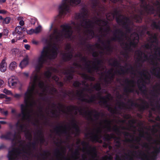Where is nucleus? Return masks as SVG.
Segmentation results:
<instances>
[{"mask_svg": "<svg viewBox=\"0 0 160 160\" xmlns=\"http://www.w3.org/2000/svg\"><path fill=\"white\" fill-rule=\"evenodd\" d=\"M88 16V11L85 7H83L81 10L80 13H76L75 15L76 20H79V23H75L72 21L71 24L74 27V30L79 34H80L81 31V27L86 29L84 31L85 36L89 38H92L94 37H98L99 38L98 40H102L100 38L106 36L111 31L110 26L108 24V22L105 19L98 18L95 22V23L100 27L98 28V33H96L94 30V22L90 19L87 18ZM127 34L121 29H116L112 32L113 37V39L111 40H124L123 38H125ZM132 40L130 38L125 40ZM107 40H110L107 39Z\"/></svg>", "mask_w": 160, "mask_h": 160, "instance_id": "nucleus-1", "label": "nucleus"}, {"mask_svg": "<svg viewBox=\"0 0 160 160\" xmlns=\"http://www.w3.org/2000/svg\"><path fill=\"white\" fill-rule=\"evenodd\" d=\"M58 48L55 45H53L52 49L50 50L48 46H45L41 52L40 56L38 58L37 63L35 66V70L34 71L31 76L30 77V83L31 86L29 87L27 90L30 88L34 83L33 81L35 79V83L34 85L35 88L32 93V95L35 90L36 85L37 83L39 82L38 85L39 87L41 89H43L44 91L47 90L48 87L45 83L43 81H40V77H39V74L40 72L41 69L43 67V65L48 59H54L56 58L58 55Z\"/></svg>", "mask_w": 160, "mask_h": 160, "instance_id": "nucleus-2", "label": "nucleus"}, {"mask_svg": "<svg viewBox=\"0 0 160 160\" xmlns=\"http://www.w3.org/2000/svg\"><path fill=\"white\" fill-rule=\"evenodd\" d=\"M112 16H113V18L115 16H117L116 18V22L125 29L126 33L130 34V37L132 38V40H139V35L137 32L142 33L147 29L146 27L136 26L133 23L130 26L131 21L129 18L119 14V12L116 9L112 13Z\"/></svg>", "mask_w": 160, "mask_h": 160, "instance_id": "nucleus-3", "label": "nucleus"}, {"mask_svg": "<svg viewBox=\"0 0 160 160\" xmlns=\"http://www.w3.org/2000/svg\"><path fill=\"white\" fill-rule=\"evenodd\" d=\"M60 30L57 28H53L49 36V40H62L63 38H70L73 33L72 27L69 24L65 23L60 26ZM45 40H48L46 39Z\"/></svg>", "mask_w": 160, "mask_h": 160, "instance_id": "nucleus-4", "label": "nucleus"}, {"mask_svg": "<svg viewBox=\"0 0 160 160\" xmlns=\"http://www.w3.org/2000/svg\"><path fill=\"white\" fill-rule=\"evenodd\" d=\"M34 78L33 80L34 83L30 88L27 90V91L24 94V102L25 105L21 104V113L18 114V117H22L21 120L22 121L29 120L30 116L28 112V103L32 98V93L35 88L34 85L35 83L36 78Z\"/></svg>", "mask_w": 160, "mask_h": 160, "instance_id": "nucleus-5", "label": "nucleus"}, {"mask_svg": "<svg viewBox=\"0 0 160 160\" xmlns=\"http://www.w3.org/2000/svg\"><path fill=\"white\" fill-rule=\"evenodd\" d=\"M80 2L81 0H62L58 8L59 18H61L63 15L70 13L71 11L70 6L78 5Z\"/></svg>", "mask_w": 160, "mask_h": 160, "instance_id": "nucleus-6", "label": "nucleus"}, {"mask_svg": "<svg viewBox=\"0 0 160 160\" xmlns=\"http://www.w3.org/2000/svg\"><path fill=\"white\" fill-rule=\"evenodd\" d=\"M67 108L68 111L72 110H78L80 114L84 116L87 120L93 122L94 121V119L91 117L92 111L90 110L85 111V108H79L77 106L73 105H71L67 107Z\"/></svg>", "mask_w": 160, "mask_h": 160, "instance_id": "nucleus-7", "label": "nucleus"}, {"mask_svg": "<svg viewBox=\"0 0 160 160\" xmlns=\"http://www.w3.org/2000/svg\"><path fill=\"white\" fill-rule=\"evenodd\" d=\"M21 151L27 154L31 153V151H28L24 147L22 148V149H20L18 148H14L12 150L8 152V160H17L18 156L21 153Z\"/></svg>", "mask_w": 160, "mask_h": 160, "instance_id": "nucleus-8", "label": "nucleus"}, {"mask_svg": "<svg viewBox=\"0 0 160 160\" xmlns=\"http://www.w3.org/2000/svg\"><path fill=\"white\" fill-rule=\"evenodd\" d=\"M109 65L113 67H120V71L118 70L117 71V72L120 75L122 74H124L128 72L129 71H131V73L132 74L133 73L132 72H134L133 67L131 65H129L130 66V68H127L125 70L123 69L122 68H124V67L121 66L120 63L116 59L114 60L112 63H109Z\"/></svg>", "mask_w": 160, "mask_h": 160, "instance_id": "nucleus-9", "label": "nucleus"}, {"mask_svg": "<svg viewBox=\"0 0 160 160\" xmlns=\"http://www.w3.org/2000/svg\"><path fill=\"white\" fill-rule=\"evenodd\" d=\"M94 60L95 61L93 62L92 66H91L90 67H88L87 68V72L91 74H93L94 72H97L101 71L100 66L103 63L101 59L96 58Z\"/></svg>", "mask_w": 160, "mask_h": 160, "instance_id": "nucleus-10", "label": "nucleus"}, {"mask_svg": "<svg viewBox=\"0 0 160 160\" xmlns=\"http://www.w3.org/2000/svg\"><path fill=\"white\" fill-rule=\"evenodd\" d=\"M142 104L141 105L138 104L137 102H135L133 100L131 99H128V102L131 103L130 106H129L127 108L130 109L131 107L135 106L138 108L139 111L143 112L145 109L148 108L149 106L147 102L145 100L141 99Z\"/></svg>", "mask_w": 160, "mask_h": 160, "instance_id": "nucleus-11", "label": "nucleus"}, {"mask_svg": "<svg viewBox=\"0 0 160 160\" xmlns=\"http://www.w3.org/2000/svg\"><path fill=\"white\" fill-rule=\"evenodd\" d=\"M17 136L18 135L16 132L13 134L11 131H8L5 134L1 135L0 138L1 139L10 140L12 142H13L16 140Z\"/></svg>", "mask_w": 160, "mask_h": 160, "instance_id": "nucleus-12", "label": "nucleus"}, {"mask_svg": "<svg viewBox=\"0 0 160 160\" xmlns=\"http://www.w3.org/2000/svg\"><path fill=\"white\" fill-rule=\"evenodd\" d=\"M97 94L98 98L100 100L99 102L100 105H102L105 107L109 104L107 99H109V96L110 95V94H108L105 96H102L101 95L102 93L100 92H98Z\"/></svg>", "mask_w": 160, "mask_h": 160, "instance_id": "nucleus-13", "label": "nucleus"}, {"mask_svg": "<svg viewBox=\"0 0 160 160\" xmlns=\"http://www.w3.org/2000/svg\"><path fill=\"white\" fill-rule=\"evenodd\" d=\"M138 152L139 153L137 156V158L141 160H148V156L144 152L141 150H139ZM156 156H154L151 157L150 160H156Z\"/></svg>", "mask_w": 160, "mask_h": 160, "instance_id": "nucleus-14", "label": "nucleus"}, {"mask_svg": "<svg viewBox=\"0 0 160 160\" xmlns=\"http://www.w3.org/2000/svg\"><path fill=\"white\" fill-rule=\"evenodd\" d=\"M146 83V82L144 80L142 81V82L141 84L138 82V87L139 90L144 95L146 94L147 92L145 84Z\"/></svg>", "mask_w": 160, "mask_h": 160, "instance_id": "nucleus-15", "label": "nucleus"}, {"mask_svg": "<svg viewBox=\"0 0 160 160\" xmlns=\"http://www.w3.org/2000/svg\"><path fill=\"white\" fill-rule=\"evenodd\" d=\"M63 128V126L62 125H59L58 126H57L54 128V131L58 135H59L60 133L67 134L68 133V131L66 130V126L65 125L64 126L65 129L62 130H61V128Z\"/></svg>", "mask_w": 160, "mask_h": 160, "instance_id": "nucleus-16", "label": "nucleus"}, {"mask_svg": "<svg viewBox=\"0 0 160 160\" xmlns=\"http://www.w3.org/2000/svg\"><path fill=\"white\" fill-rule=\"evenodd\" d=\"M18 131V133L23 132L24 130L25 127V125L20 122L19 120H18L15 125Z\"/></svg>", "mask_w": 160, "mask_h": 160, "instance_id": "nucleus-17", "label": "nucleus"}, {"mask_svg": "<svg viewBox=\"0 0 160 160\" xmlns=\"http://www.w3.org/2000/svg\"><path fill=\"white\" fill-rule=\"evenodd\" d=\"M91 6L92 8L96 12L97 9V7L101 8L102 6L101 5L99 0H91Z\"/></svg>", "mask_w": 160, "mask_h": 160, "instance_id": "nucleus-18", "label": "nucleus"}, {"mask_svg": "<svg viewBox=\"0 0 160 160\" xmlns=\"http://www.w3.org/2000/svg\"><path fill=\"white\" fill-rule=\"evenodd\" d=\"M151 72L158 78L160 79V67H153L151 71Z\"/></svg>", "mask_w": 160, "mask_h": 160, "instance_id": "nucleus-19", "label": "nucleus"}, {"mask_svg": "<svg viewBox=\"0 0 160 160\" xmlns=\"http://www.w3.org/2000/svg\"><path fill=\"white\" fill-rule=\"evenodd\" d=\"M82 102H86L88 103H95L96 101V97L95 95H92L89 99H87L85 98H83L80 99Z\"/></svg>", "mask_w": 160, "mask_h": 160, "instance_id": "nucleus-20", "label": "nucleus"}, {"mask_svg": "<svg viewBox=\"0 0 160 160\" xmlns=\"http://www.w3.org/2000/svg\"><path fill=\"white\" fill-rule=\"evenodd\" d=\"M90 134L93 135V136H91L90 137V139L91 141L92 142H96L97 141L98 139H99L102 138L100 137L99 135L97 134H94V133L93 132L86 134H85V137H87L88 135Z\"/></svg>", "mask_w": 160, "mask_h": 160, "instance_id": "nucleus-21", "label": "nucleus"}, {"mask_svg": "<svg viewBox=\"0 0 160 160\" xmlns=\"http://www.w3.org/2000/svg\"><path fill=\"white\" fill-rule=\"evenodd\" d=\"M144 0V1L143 2H142L141 1H140L142 2V3H144L145 4L144 5V8L146 10V11L147 12L148 14H154L155 12V9L153 7H151L148 8V5L147 4V3L145 1V0Z\"/></svg>", "mask_w": 160, "mask_h": 160, "instance_id": "nucleus-22", "label": "nucleus"}, {"mask_svg": "<svg viewBox=\"0 0 160 160\" xmlns=\"http://www.w3.org/2000/svg\"><path fill=\"white\" fill-rule=\"evenodd\" d=\"M72 57V54L70 52L62 54V59L65 62L70 61Z\"/></svg>", "mask_w": 160, "mask_h": 160, "instance_id": "nucleus-23", "label": "nucleus"}, {"mask_svg": "<svg viewBox=\"0 0 160 160\" xmlns=\"http://www.w3.org/2000/svg\"><path fill=\"white\" fill-rule=\"evenodd\" d=\"M78 57H79L81 58V61L85 63V65L87 66L86 67V70L87 71V68L88 67H90L91 65L88 63H90L91 61L89 60H88L87 58L85 56H82L81 54H78Z\"/></svg>", "mask_w": 160, "mask_h": 160, "instance_id": "nucleus-24", "label": "nucleus"}, {"mask_svg": "<svg viewBox=\"0 0 160 160\" xmlns=\"http://www.w3.org/2000/svg\"><path fill=\"white\" fill-rule=\"evenodd\" d=\"M145 15V12L142 10L140 12L139 14H135L134 17L137 22H140L142 20L143 17Z\"/></svg>", "mask_w": 160, "mask_h": 160, "instance_id": "nucleus-25", "label": "nucleus"}, {"mask_svg": "<svg viewBox=\"0 0 160 160\" xmlns=\"http://www.w3.org/2000/svg\"><path fill=\"white\" fill-rule=\"evenodd\" d=\"M81 144L83 146H85L86 147V149H87L89 147V148L91 150H88V153L91 152V151H94L96 150V148L95 147H92L89 144L88 142H86L84 141H82L81 142Z\"/></svg>", "mask_w": 160, "mask_h": 160, "instance_id": "nucleus-26", "label": "nucleus"}, {"mask_svg": "<svg viewBox=\"0 0 160 160\" xmlns=\"http://www.w3.org/2000/svg\"><path fill=\"white\" fill-rule=\"evenodd\" d=\"M145 72H146V73H148V71H147L146 70H143L142 71H139L138 72V73L141 76H143L145 78V80L150 81L151 79V76L149 74L148 75H147V74H146L145 73Z\"/></svg>", "mask_w": 160, "mask_h": 160, "instance_id": "nucleus-27", "label": "nucleus"}, {"mask_svg": "<svg viewBox=\"0 0 160 160\" xmlns=\"http://www.w3.org/2000/svg\"><path fill=\"white\" fill-rule=\"evenodd\" d=\"M29 62V60L28 56H27L21 62L19 66L21 68H22L28 65Z\"/></svg>", "mask_w": 160, "mask_h": 160, "instance_id": "nucleus-28", "label": "nucleus"}, {"mask_svg": "<svg viewBox=\"0 0 160 160\" xmlns=\"http://www.w3.org/2000/svg\"><path fill=\"white\" fill-rule=\"evenodd\" d=\"M124 48L125 51L122 52V55H123L125 57H127L128 56V53L127 51H130L132 50L131 46L130 45L126 44Z\"/></svg>", "mask_w": 160, "mask_h": 160, "instance_id": "nucleus-29", "label": "nucleus"}, {"mask_svg": "<svg viewBox=\"0 0 160 160\" xmlns=\"http://www.w3.org/2000/svg\"><path fill=\"white\" fill-rule=\"evenodd\" d=\"M7 64L5 59H3L0 64V70L1 72H4L6 70Z\"/></svg>", "mask_w": 160, "mask_h": 160, "instance_id": "nucleus-30", "label": "nucleus"}, {"mask_svg": "<svg viewBox=\"0 0 160 160\" xmlns=\"http://www.w3.org/2000/svg\"><path fill=\"white\" fill-rule=\"evenodd\" d=\"M17 83V80L15 79L14 77H12L9 79L8 84L9 86H15Z\"/></svg>", "mask_w": 160, "mask_h": 160, "instance_id": "nucleus-31", "label": "nucleus"}, {"mask_svg": "<svg viewBox=\"0 0 160 160\" xmlns=\"http://www.w3.org/2000/svg\"><path fill=\"white\" fill-rule=\"evenodd\" d=\"M82 77L85 80H89L91 81H93L95 80L94 77L89 76L86 73H82Z\"/></svg>", "mask_w": 160, "mask_h": 160, "instance_id": "nucleus-32", "label": "nucleus"}, {"mask_svg": "<svg viewBox=\"0 0 160 160\" xmlns=\"http://www.w3.org/2000/svg\"><path fill=\"white\" fill-rule=\"evenodd\" d=\"M151 26L153 28L158 29L160 31V21L157 24L156 21H153L151 24Z\"/></svg>", "mask_w": 160, "mask_h": 160, "instance_id": "nucleus-33", "label": "nucleus"}, {"mask_svg": "<svg viewBox=\"0 0 160 160\" xmlns=\"http://www.w3.org/2000/svg\"><path fill=\"white\" fill-rule=\"evenodd\" d=\"M114 135L113 134H111L110 135L109 134H106L104 135L103 138V139L105 141H109L112 138H114Z\"/></svg>", "mask_w": 160, "mask_h": 160, "instance_id": "nucleus-34", "label": "nucleus"}, {"mask_svg": "<svg viewBox=\"0 0 160 160\" xmlns=\"http://www.w3.org/2000/svg\"><path fill=\"white\" fill-rule=\"evenodd\" d=\"M54 154L57 157H62L64 158L65 159V160H67L66 158L62 155V153L60 152V149L58 148H56L55 150Z\"/></svg>", "mask_w": 160, "mask_h": 160, "instance_id": "nucleus-35", "label": "nucleus"}, {"mask_svg": "<svg viewBox=\"0 0 160 160\" xmlns=\"http://www.w3.org/2000/svg\"><path fill=\"white\" fill-rule=\"evenodd\" d=\"M90 111L92 112L91 114L92 117V113H94L95 114L93 115V117L96 120H98L99 119V117L100 116V113L94 109Z\"/></svg>", "mask_w": 160, "mask_h": 160, "instance_id": "nucleus-36", "label": "nucleus"}, {"mask_svg": "<svg viewBox=\"0 0 160 160\" xmlns=\"http://www.w3.org/2000/svg\"><path fill=\"white\" fill-rule=\"evenodd\" d=\"M141 141V138L139 137H136L135 139L133 138L132 139H126V142H131L132 141H136L139 145V144H141L140 143V142Z\"/></svg>", "mask_w": 160, "mask_h": 160, "instance_id": "nucleus-37", "label": "nucleus"}, {"mask_svg": "<svg viewBox=\"0 0 160 160\" xmlns=\"http://www.w3.org/2000/svg\"><path fill=\"white\" fill-rule=\"evenodd\" d=\"M77 96L78 97V99L81 101L80 99H82L83 98H84L85 96L84 95L83 92L82 91H77L76 93Z\"/></svg>", "mask_w": 160, "mask_h": 160, "instance_id": "nucleus-38", "label": "nucleus"}, {"mask_svg": "<svg viewBox=\"0 0 160 160\" xmlns=\"http://www.w3.org/2000/svg\"><path fill=\"white\" fill-rule=\"evenodd\" d=\"M152 95L156 97L160 95V88L151 91Z\"/></svg>", "mask_w": 160, "mask_h": 160, "instance_id": "nucleus-39", "label": "nucleus"}, {"mask_svg": "<svg viewBox=\"0 0 160 160\" xmlns=\"http://www.w3.org/2000/svg\"><path fill=\"white\" fill-rule=\"evenodd\" d=\"M146 33H147V34L149 36H150V37L151 38H153V39H154L153 40H158L157 39V38L156 37V36L155 35H154L153 33L152 32H151L150 31H147ZM147 40H148V39ZM149 40H153L151 38L150 39H149Z\"/></svg>", "mask_w": 160, "mask_h": 160, "instance_id": "nucleus-40", "label": "nucleus"}, {"mask_svg": "<svg viewBox=\"0 0 160 160\" xmlns=\"http://www.w3.org/2000/svg\"><path fill=\"white\" fill-rule=\"evenodd\" d=\"M104 123L107 124V129L108 130V131H111V121L108 120L107 119L105 120L104 121Z\"/></svg>", "mask_w": 160, "mask_h": 160, "instance_id": "nucleus-41", "label": "nucleus"}, {"mask_svg": "<svg viewBox=\"0 0 160 160\" xmlns=\"http://www.w3.org/2000/svg\"><path fill=\"white\" fill-rule=\"evenodd\" d=\"M139 145L141 146L142 148H146L148 151L150 149V145L148 142H143L142 143L139 144Z\"/></svg>", "mask_w": 160, "mask_h": 160, "instance_id": "nucleus-42", "label": "nucleus"}, {"mask_svg": "<svg viewBox=\"0 0 160 160\" xmlns=\"http://www.w3.org/2000/svg\"><path fill=\"white\" fill-rule=\"evenodd\" d=\"M36 144L37 143L36 142H34L32 143L29 142L27 146L29 148L31 147L33 150H35L36 149Z\"/></svg>", "mask_w": 160, "mask_h": 160, "instance_id": "nucleus-43", "label": "nucleus"}, {"mask_svg": "<svg viewBox=\"0 0 160 160\" xmlns=\"http://www.w3.org/2000/svg\"><path fill=\"white\" fill-rule=\"evenodd\" d=\"M105 107L108 108V110L112 114H115L116 113V108H115V109H113L110 106L109 104Z\"/></svg>", "mask_w": 160, "mask_h": 160, "instance_id": "nucleus-44", "label": "nucleus"}, {"mask_svg": "<svg viewBox=\"0 0 160 160\" xmlns=\"http://www.w3.org/2000/svg\"><path fill=\"white\" fill-rule=\"evenodd\" d=\"M124 82L126 84H127L128 85L130 84L132 85L131 86L132 87H134L133 84L134 83V82L133 80H130L128 78H127L124 81Z\"/></svg>", "mask_w": 160, "mask_h": 160, "instance_id": "nucleus-45", "label": "nucleus"}, {"mask_svg": "<svg viewBox=\"0 0 160 160\" xmlns=\"http://www.w3.org/2000/svg\"><path fill=\"white\" fill-rule=\"evenodd\" d=\"M124 92L127 93L128 92H133L134 91V89L133 88H131L129 87H126L124 89Z\"/></svg>", "mask_w": 160, "mask_h": 160, "instance_id": "nucleus-46", "label": "nucleus"}, {"mask_svg": "<svg viewBox=\"0 0 160 160\" xmlns=\"http://www.w3.org/2000/svg\"><path fill=\"white\" fill-rule=\"evenodd\" d=\"M93 88L97 91H100L101 89V84L99 83L95 84L93 86Z\"/></svg>", "mask_w": 160, "mask_h": 160, "instance_id": "nucleus-47", "label": "nucleus"}, {"mask_svg": "<svg viewBox=\"0 0 160 160\" xmlns=\"http://www.w3.org/2000/svg\"><path fill=\"white\" fill-rule=\"evenodd\" d=\"M73 67H71L70 69L66 70L64 72V74L68 75L74 72V70L72 69Z\"/></svg>", "mask_w": 160, "mask_h": 160, "instance_id": "nucleus-48", "label": "nucleus"}, {"mask_svg": "<svg viewBox=\"0 0 160 160\" xmlns=\"http://www.w3.org/2000/svg\"><path fill=\"white\" fill-rule=\"evenodd\" d=\"M71 123L72 126V128L73 129H75L76 128H77L79 127L78 125L77 124L76 121L74 118H73L71 121Z\"/></svg>", "mask_w": 160, "mask_h": 160, "instance_id": "nucleus-49", "label": "nucleus"}, {"mask_svg": "<svg viewBox=\"0 0 160 160\" xmlns=\"http://www.w3.org/2000/svg\"><path fill=\"white\" fill-rule=\"evenodd\" d=\"M142 52L141 51L138 50L137 51V54L138 57L137 58L138 61H140L142 59Z\"/></svg>", "mask_w": 160, "mask_h": 160, "instance_id": "nucleus-50", "label": "nucleus"}, {"mask_svg": "<svg viewBox=\"0 0 160 160\" xmlns=\"http://www.w3.org/2000/svg\"><path fill=\"white\" fill-rule=\"evenodd\" d=\"M22 28V27L20 26H18L17 27L15 28V31L16 33H17L19 35H21L22 33V32H21V29Z\"/></svg>", "mask_w": 160, "mask_h": 160, "instance_id": "nucleus-51", "label": "nucleus"}, {"mask_svg": "<svg viewBox=\"0 0 160 160\" xmlns=\"http://www.w3.org/2000/svg\"><path fill=\"white\" fill-rule=\"evenodd\" d=\"M17 67V63L15 62H12L10 64L9 68L11 70H14Z\"/></svg>", "mask_w": 160, "mask_h": 160, "instance_id": "nucleus-52", "label": "nucleus"}, {"mask_svg": "<svg viewBox=\"0 0 160 160\" xmlns=\"http://www.w3.org/2000/svg\"><path fill=\"white\" fill-rule=\"evenodd\" d=\"M118 108L120 109H121L122 108H126V105L123 102H118Z\"/></svg>", "mask_w": 160, "mask_h": 160, "instance_id": "nucleus-53", "label": "nucleus"}, {"mask_svg": "<svg viewBox=\"0 0 160 160\" xmlns=\"http://www.w3.org/2000/svg\"><path fill=\"white\" fill-rule=\"evenodd\" d=\"M112 130L116 132V133H121V131L120 130H119V129L118 128V127L116 126L115 125L112 128Z\"/></svg>", "mask_w": 160, "mask_h": 160, "instance_id": "nucleus-54", "label": "nucleus"}, {"mask_svg": "<svg viewBox=\"0 0 160 160\" xmlns=\"http://www.w3.org/2000/svg\"><path fill=\"white\" fill-rule=\"evenodd\" d=\"M10 17H8L3 19V23L4 24H8L10 22Z\"/></svg>", "mask_w": 160, "mask_h": 160, "instance_id": "nucleus-55", "label": "nucleus"}, {"mask_svg": "<svg viewBox=\"0 0 160 160\" xmlns=\"http://www.w3.org/2000/svg\"><path fill=\"white\" fill-rule=\"evenodd\" d=\"M41 26H39L34 29L35 33H38L40 32L41 30Z\"/></svg>", "mask_w": 160, "mask_h": 160, "instance_id": "nucleus-56", "label": "nucleus"}, {"mask_svg": "<svg viewBox=\"0 0 160 160\" xmlns=\"http://www.w3.org/2000/svg\"><path fill=\"white\" fill-rule=\"evenodd\" d=\"M74 157L76 159L78 158V156L79 155V152L78 149H76L73 153Z\"/></svg>", "mask_w": 160, "mask_h": 160, "instance_id": "nucleus-57", "label": "nucleus"}, {"mask_svg": "<svg viewBox=\"0 0 160 160\" xmlns=\"http://www.w3.org/2000/svg\"><path fill=\"white\" fill-rule=\"evenodd\" d=\"M105 48L108 52H111L112 51L113 48L110 45L105 46Z\"/></svg>", "mask_w": 160, "mask_h": 160, "instance_id": "nucleus-58", "label": "nucleus"}, {"mask_svg": "<svg viewBox=\"0 0 160 160\" xmlns=\"http://www.w3.org/2000/svg\"><path fill=\"white\" fill-rule=\"evenodd\" d=\"M25 136L26 138L29 140L31 141L32 138V136L31 134L29 132L26 133Z\"/></svg>", "mask_w": 160, "mask_h": 160, "instance_id": "nucleus-59", "label": "nucleus"}, {"mask_svg": "<svg viewBox=\"0 0 160 160\" xmlns=\"http://www.w3.org/2000/svg\"><path fill=\"white\" fill-rule=\"evenodd\" d=\"M107 18L108 20H112L113 18V16H112V13L110 12L107 13L106 14Z\"/></svg>", "mask_w": 160, "mask_h": 160, "instance_id": "nucleus-60", "label": "nucleus"}, {"mask_svg": "<svg viewBox=\"0 0 160 160\" xmlns=\"http://www.w3.org/2000/svg\"><path fill=\"white\" fill-rule=\"evenodd\" d=\"M5 98L7 99L8 101H10L11 100V98L10 97H8L7 96L3 94H0V98Z\"/></svg>", "mask_w": 160, "mask_h": 160, "instance_id": "nucleus-61", "label": "nucleus"}, {"mask_svg": "<svg viewBox=\"0 0 160 160\" xmlns=\"http://www.w3.org/2000/svg\"><path fill=\"white\" fill-rule=\"evenodd\" d=\"M106 77L112 82L114 79V74L112 73L109 75L106 76Z\"/></svg>", "mask_w": 160, "mask_h": 160, "instance_id": "nucleus-62", "label": "nucleus"}, {"mask_svg": "<svg viewBox=\"0 0 160 160\" xmlns=\"http://www.w3.org/2000/svg\"><path fill=\"white\" fill-rule=\"evenodd\" d=\"M81 85V83L78 81H75L73 84V86L75 87H78Z\"/></svg>", "mask_w": 160, "mask_h": 160, "instance_id": "nucleus-63", "label": "nucleus"}, {"mask_svg": "<svg viewBox=\"0 0 160 160\" xmlns=\"http://www.w3.org/2000/svg\"><path fill=\"white\" fill-rule=\"evenodd\" d=\"M51 72L49 71H47L44 73L45 76L48 78H49L51 77Z\"/></svg>", "mask_w": 160, "mask_h": 160, "instance_id": "nucleus-64", "label": "nucleus"}]
</instances>
